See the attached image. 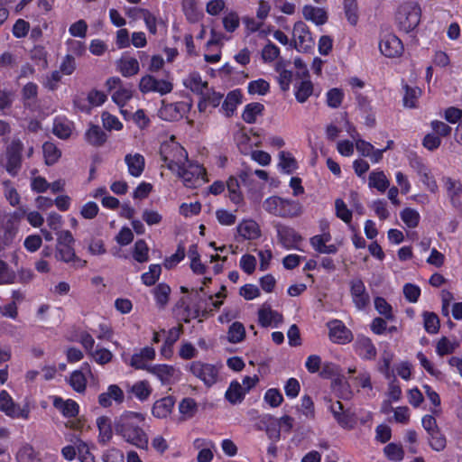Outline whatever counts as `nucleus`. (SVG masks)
Wrapping results in <instances>:
<instances>
[{"label":"nucleus","instance_id":"obj_28","mask_svg":"<svg viewBox=\"0 0 462 462\" xmlns=\"http://www.w3.org/2000/svg\"><path fill=\"white\" fill-rule=\"evenodd\" d=\"M238 234L246 240H254L261 236V230L256 221L243 220L236 227Z\"/></svg>","mask_w":462,"mask_h":462},{"label":"nucleus","instance_id":"obj_51","mask_svg":"<svg viewBox=\"0 0 462 462\" xmlns=\"http://www.w3.org/2000/svg\"><path fill=\"white\" fill-rule=\"evenodd\" d=\"M376 311L384 317L385 319L393 320L394 315L392 305L383 297L377 296L374 300Z\"/></svg>","mask_w":462,"mask_h":462},{"label":"nucleus","instance_id":"obj_53","mask_svg":"<svg viewBox=\"0 0 462 462\" xmlns=\"http://www.w3.org/2000/svg\"><path fill=\"white\" fill-rule=\"evenodd\" d=\"M162 273V267L160 264H151L149 266V271L143 273L141 275L142 282L146 286L154 285L157 281L160 279Z\"/></svg>","mask_w":462,"mask_h":462},{"label":"nucleus","instance_id":"obj_3","mask_svg":"<svg viewBox=\"0 0 462 462\" xmlns=\"http://www.w3.org/2000/svg\"><path fill=\"white\" fill-rule=\"evenodd\" d=\"M421 8L416 2L402 4L395 14V21L400 31L409 33L413 32L420 24Z\"/></svg>","mask_w":462,"mask_h":462},{"label":"nucleus","instance_id":"obj_22","mask_svg":"<svg viewBox=\"0 0 462 462\" xmlns=\"http://www.w3.org/2000/svg\"><path fill=\"white\" fill-rule=\"evenodd\" d=\"M125 400L123 390L117 384H110L106 392L98 395V403L103 408H108L112 405V401L120 404Z\"/></svg>","mask_w":462,"mask_h":462},{"label":"nucleus","instance_id":"obj_1","mask_svg":"<svg viewBox=\"0 0 462 462\" xmlns=\"http://www.w3.org/2000/svg\"><path fill=\"white\" fill-rule=\"evenodd\" d=\"M149 428L145 414L138 411H125L114 422L116 436L143 450L149 448Z\"/></svg>","mask_w":462,"mask_h":462},{"label":"nucleus","instance_id":"obj_10","mask_svg":"<svg viewBox=\"0 0 462 462\" xmlns=\"http://www.w3.org/2000/svg\"><path fill=\"white\" fill-rule=\"evenodd\" d=\"M190 108L191 103L186 101L166 103L162 100V106L158 111V116L164 121H178L187 115Z\"/></svg>","mask_w":462,"mask_h":462},{"label":"nucleus","instance_id":"obj_26","mask_svg":"<svg viewBox=\"0 0 462 462\" xmlns=\"http://www.w3.org/2000/svg\"><path fill=\"white\" fill-rule=\"evenodd\" d=\"M125 162L128 168V172L133 177H140L145 167L144 157L140 153L126 154Z\"/></svg>","mask_w":462,"mask_h":462},{"label":"nucleus","instance_id":"obj_6","mask_svg":"<svg viewBox=\"0 0 462 462\" xmlns=\"http://www.w3.org/2000/svg\"><path fill=\"white\" fill-rule=\"evenodd\" d=\"M315 45V41L309 26L302 21H298L293 25V40L290 42L291 49L298 51H309Z\"/></svg>","mask_w":462,"mask_h":462},{"label":"nucleus","instance_id":"obj_62","mask_svg":"<svg viewBox=\"0 0 462 462\" xmlns=\"http://www.w3.org/2000/svg\"><path fill=\"white\" fill-rule=\"evenodd\" d=\"M280 48L268 40V42L262 50V59L264 62H273L280 56Z\"/></svg>","mask_w":462,"mask_h":462},{"label":"nucleus","instance_id":"obj_11","mask_svg":"<svg viewBox=\"0 0 462 462\" xmlns=\"http://www.w3.org/2000/svg\"><path fill=\"white\" fill-rule=\"evenodd\" d=\"M274 227L279 243L282 247L287 250H300L299 245L302 242L303 238L299 232L293 227L282 223H277Z\"/></svg>","mask_w":462,"mask_h":462},{"label":"nucleus","instance_id":"obj_29","mask_svg":"<svg viewBox=\"0 0 462 462\" xmlns=\"http://www.w3.org/2000/svg\"><path fill=\"white\" fill-rule=\"evenodd\" d=\"M242 98L243 95L240 89H234L227 93L221 106L226 117L234 115L237 106L242 103Z\"/></svg>","mask_w":462,"mask_h":462},{"label":"nucleus","instance_id":"obj_41","mask_svg":"<svg viewBox=\"0 0 462 462\" xmlns=\"http://www.w3.org/2000/svg\"><path fill=\"white\" fill-rule=\"evenodd\" d=\"M245 395L242 385L237 381H232L227 388L225 397L232 404L241 402Z\"/></svg>","mask_w":462,"mask_h":462},{"label":"nucleus","instance_id":"obj_2","mask_svg":"<svg viewBox=\"0 0 462 462\" xmlns=\"http://www.w3.org/2000/svg\"><path fill=\"white\" fill-rule=\"evenodd\" d=\"M263 209L274 217L294 218L302 214V205L294 199L270 196L263 202Z\"/></svg>","mask_w":462,"mask_h":462},{"label":"nucleus","instance_id":"obj_33","mask_svg":"<svg viewBox=\"0 0 462 462\" xmlns=\"http://www.w3.org/2000/svg\"><path fill=\"white\" fill-rule=\"evenodd\" d=\"M86 141L92 146L99 147L106 141V134L99 125H91L85 133Z\"/></svg>","mask_w":462,"mask_h":462},{"label":"nucleus","instance_id":"obj_37","mask_svg":"<svg viewBox=\"0 0 462 462\" xmlns=\"http://www.w3.org/2000/svg\"><path fill=\"white\" fill-rule=\"evenodd\" d=\"M42 152L45 164L48 166L54 165L61 157V151L52 142H45L42 144Z\"/></svg>","mask_w":462,"mask_h":462},{"label":"nucleus","instance_id":"obj_56","mask_svg":"<svg viewBox=\"0 0 462 462\" xmlns=\"http://www.w3.org/2000/svg\"><path fill=\"white\" fill-rule=\"evenodd\" d=\"M424 328L429 334H436L439 330V319L434 312L423 313Z\"/></svg>","mask_w":462,"mask_h":462},{"label":"nucleus","instance_id":"obj_50","mask_svg":"<svg viewBox=\"0 0 462 462\" xmlns=\"http://www.w3.org/2000/svg\"><path fill=\"white\" fill-rule=\"evenodd\" d=\"M429 444L435 451H442L447 446V439L440 429L428 432Z\"/></svg>","mask_w":462,"mask_h":462},{"label":"nucleus","instance_id":"obj_46","mask_svg":"<svg viewBox=\"0 0 462 462\" xmlns=\"http://www.w3.org/2000/svg\"><path fill=\"white\" fill-rule=\"evenodd\" d=\"M400 217L402 222L407 226L409 228H415L419 226L420 221V213L411 208H404L400 212Z\"/></svg>","mask_w":462,"mask_h":462},{"label":"nucleus","instance_id":"obj_44","mask_svg":"<svg viewBox=\"0 0 462 462\" xmlns=\"http://www.w3.org/2000/svg\"><path fill=\"white\" fill-rule=\"evenodd\" d=\"M87 377L81 370H75L69 375V383L71 388L79 393H83L87 389Z\"/></svg>","mask_w":462,"mask_h":462},{"label":"nucleus","instance_id":"obj_63","mask_svg":"<svg viewBox=\"0 0 462 462\" xmlns=\"http://www.w3.org/2000/svg\"><path fill=\"white\" fill-rule=\"evenodd\" d=\"M249 94L266 95L270 90V84L263 79L253 80L248 84Z\"/></svg>","mask_w":462,"mask_h":462},{"label":"nucleus","instance_id":"obj_38","mask_svg":"<svg viewBox=\"0 0 462 462\" xmlns=\"http://www.w3.org/2000/svg\"><path fill=\"white\" fill-rule=\"evenodd\" d=\"M226 187L228 190L230 200L236 205H240L244 200V197L240 189L239 180L236 176H230L226 180Z\"/></svg>","mask_w":462,"mask_h":462},{"label":"nucleus","instance_id":"obj_24","mask_svg":"<svg viewBox=\"0 0 462 462\" xmlns=\"http://www.w3.org/2000/svg\"><path fill=\"white\" fill-rule=\"evenodd\" d=\"M175 405V399L172 396H165L154 402L152 408V414L157 419H165L172 411Z\"/></svg>","mask_w":462,"mask_h":462},{"label":"nucleus","instance_id":"obj_5","mask_svg":"<svg viewBox=\"0 0 462 462\" xmlns=\"http://www.w3.org/2000/svg\"><path fill=\"white\" fill-rule=\"evenodd\" d=\"M75 239L69 230L57 233L55 258L63 263L74 262L77 258L74 249Z\"/></svg>","mask_w":462,"mask_h":462},{"label":"nucleus","instance_id":"obj_40","mask_svg":"<svg viewBox=\"0 0 462 462\" xmlns=\"http://www.w3.org/2000/svg\"><path fill=\"white\" fill-rule=\"evenodd\" d=\"M181 8L189 23H196L199 20L202 12L198 7L197 0H181Z\"/></svg>","mask_w":462,"mask_h":462},{"label":"nucleus","instance_id":"obj_18","mask_svg":"<svg viewBox=\"0 0 462 462\" xmlns=\"http://www.w3.org/2000/svg\"><path fill=\"white\" fill-rule=\"evenodd\" d=\"M442 181L451 205L455 208H462V182L450 177H443Z\"/></svg>","mask_w":462,"mask_h":462},{"label":"nucleus","instance_id":"obj_48","mask_svg":"<svg viewBox=\"0 0 462 462\" xmlns=\"http://www.w3.org/2000/svg\"><path fill=\"white\" fill-rule=\"evenodd\" d=\"M133 258L140 263H146L149 260V247L143 239H138L134 243Z\"/></svg>","mask_w":462,"mask_h":462},{"label":"nucleus","instance_id":"obj_16","mask_svg":"<svg viewBox=\"0 0 462 462\" xmlns=\"http://www.w3.org/2000/svg\"><path fill=\"white\" fill-rule=\"evenodd\" d=\"M381 53L388 58L400 57L403 51L402 42L394 34H385L379 42Z\"/></svg>","mask_w":462,"mask_h":462},{"label":"nucleus","instance_id":"obj_55","mask_svg":"<svg viewBox=\"0 0 462 462\" xmlns=\"http://www.w3.org/2000/svg\"><path fill=\"white\" fill-rule=\"evenodd\" d=\"M336 421L338 425L345 430H352L355 428L356 423V416L349 410L344 411L343 412L335 414Z\"/></svg>","mask_w":462,"mask_h":462},{"label":"nucleus","instance_id":"obj_59","mask_svg":"<svg viewBox=\"0 0 462 462\" xmlns=\"http://www.w3.org/2000/svg\"><path fill=\"white\" fill-rule=\"evenodd\" d=\"M185 258V246L180 243L177 246L176 252L164 259L163 265L170 270L175 267Z\"/></svg>","mask_w":462,"mask_h":462},{"label":"nucleus","instance_id":"obj_32","mask_svg":"<svg viewBox=\"0 0 462 462\" xmlns=\"http://www.w3.org/2000/svg\"><path fill=\"white\" fill-rule=\"evenodd\" d=\"M302 14L306 20L311 21L317 25H322L328 21V14L325 10L310 5H304Z\"/></svg>","mask_w":462,"mask_h":462},{"label":"nucleus","instance_id":"obj_35","mask_svg":"<svg viewBox=\"0 0 462 462\" xmlns=\"http://www.w3.org/2000/svg\"><path fill=\"white\" fill-rule=\"evenodd\" d=\"M264 110V106L259 102L247 104L242 113V119L247 124H254L257 116H261Z\"/></svg>","mask_w":462,"mask_h":462},{"label":"nucleus","instance_id":"obj_39","mask_svg":"<svg viewBox=\"0 0 462 462\" xmlns=\"http://www.w3.org/2000/svg\"><path fill=\"white\" fill-rule=\"evenodd\" d=\"M152 293L156 305L160 309L165 308L169 302L171 287L165 282H161L154 287Z\"/></svg>","mask_w":462,"mask_h":462},{"label":"nucleus","instance_id":"obj_36","mask_svg":"<svg viewBox=\"0 0 462 462\" xmlns=\"http://www.w3.org/2000/svg\"><path fill=\"white\" fill-rule=\"evenodd\" d=\"M118 69L123 77L129 78L136 75L139 70V62L135 58H122L118 62Z\"/></svg>","mask_w":462,"mask_h":462},{"label":"nucleus","instance_id":"obj_52","mask_svg":"<svg viewBox=\"0 0 462 462\" xmlns=\"http://www.w3.org/2000/svg\"><path fill=\"white\" fill-rule=\"evenodd\" d=\"M345 16L347 22L356 26L358 22V7L356 0L343 1Z\"/></svg>","mask_w":462,"mask_h":462},{"label":"nucleus","instance_id":"obj_8","mask_svg":"<svg viewBox=\"0 0 462 462\" xmlns=\"http://www.w3.org/2000/svg\"><path fill=\"white\" fill-rule=\"evenodd\" d=\"M173 89V83L169 79H158L154 76L146 74L139 82V90L143 94L159 93L161 96L171 93Z\"/></svg>","mask_w":462,"mask_h":462},{"label":"nucleus","instance_id":"obj_64","mask_svg":"<svg viewBox=\"0 0 462 462\" xmlns=\"http://www.w3.org/2000/svg\"><path fill=\"white\" fill-rule=\"evenodd\" d=\"M263 399L272 408L279 407L283 402V396L277 388L268 389L264 393Z\"/></svg>","mask_w":462,"mask_h":462},{"label":"nucleus","instance_id":"obj_21","mask_svg":"<svg viewBox=\"0 0 462 462\" xmlns=\"http://www.w3.org/2000/svg\"><path fill=\"white\" fill-rule=\"evenodd\" d=\"M182 329V325H179L178 327H173L168 330L167 337L160 349L161 356L164 359H171L174 353L173 346L175 343L179 340Z\"/></svg>","mask_w":462,"mask_h":462},{"label":"nucleus","instance_id":"obj_30","mask_svg":"<svg viewBox=\"0 0 462 462\" xmlns=\"http://www.w3.org/2000/svg\"><path fill=\"white\" fill-rule=\"evenodd\" d=\"M97 426L98 429V443L101 445L107 444L113 437V428L110 418L100 416L97 419Z\"/></svg>","mask_w":462,"mask_h":462},{"label":"nucleus","instance_id":"obj_34","mask_svg":"<svg viewBox=\"0 0 462 462\" xmlns=\"http://www.w3.org/2000/svg\"><path fill=\"white\" fill-rule=\"evenodd\" d=\"M184 85L195 94L202 95L204 89L208 88V82L203 81L201 75L198 71L191 72L188 79H185Z\"/></svg>","mask_w":462,"mask_h":462},{"label":"nucleus","instance_id":"obj_4","mask_svg":"<svg viewBox=\"0 0 462 462\" xmlns=\"http://www.w3.org/2000/svg\"><path fill=\"white\" fill-rule=\"evenodd\" d=\"M160 155L166 167L172 172L180 171V166L188 162L187 151L173 140L162 143Z\"/></svg>","mask_w":462,"mask_h":462},{"label":"nucleus","instance_id":"obj_57","mask_svg":"<svg viewBox=\"0 0 462 462\" xmlns=\"http://www.w3.org/2000/svg\"><path fill=\"white\" fill-rule=\"evenodd\" d=\"M53 134L62 140L69 138L72 134L71 124L67 121L56 119L53 125Z\"/></svg>","mask_w":462,"mask_h":462},{"label":"nucleus","instance_id":"obj_20","mask_svg":"<svg viewBox=\"0 0 462 462\" xmlns=\"http://www.w3.org/2000/svg\"><path fill=\"white\" fill-rule=\"evenodd\" d=\"M282 320V314L272 310L270 305L263 304L258 310V323L262 328H268L270 326L277 328Z\"/></svg>","mask_w":462,"mask_h":462},{"label":"nucleus","instance_id":"obj_58","mask_svg":"<svg viewBox=\"0 0 462 462\" xmlns=\"http://www.w3.org/2000/svg\"><path fill=\"white\" fill-rule=\"evenodd\" d=\"M279 166L284 171V172L291 174L297 169V162L290 152L282 151L279 154Z\"/></svg>","mask_w":462,"mask_h":462},{"label":"nucleus","instance_id":"obj_23","mask_svg":"<svg viewBox=\"0 0 462 462\" xmlns=\"http://www.w3.org/2000/svg\"><path fill=\"white\" fill-rule=\"evenodd\" d=\"M52 404L65 418H75L79 415V405L72 399L63 400L60 396H54Z\"/></svg>","mask_w":462,"mask_h":462},{"label":"nucleus","instance_id":"obj_27","mask_svg":"<svg viewBox=\"0 0 462 462\" xmlns=\"http://www.w3.org/2000/svg\"><path fill=\"white\" fill-rule=\"evenodd\" d=\"M223 97V94L216 92L215 90L203 93L202 95H200V98L198 103L199 111L201 113H205L208 107H217L220 105Z\"/></svg>","mask_w":462,"mask_h":462},{"label":"nucleus","instance_id":"obj_60","mask_svg":"<svg viewBox=\"0 0 462 462\" xmlns=\"http://www.w3.org/2000/svg\"><path fill=\"white\" fill-rule=\"evenodd\" d=\"M133 92L130 88L120 86L113 94L112 100L119 106L123 107L132 98Z\"/></svg>","mask_w":462,"mask_h":462},{"label":"nucleus","instance_id":"obj_12","mask_svg":"<svg viewBox=\"0 0 462 462\" xmlns=\"http://www.w3.org/2000/svg\"><path fill=\"white\" fill-rule=\"evenodd\" d=\"M329 340L337 345H346L353 341L352 331L340 319H332L327 323Z\"/></svg>","mask_w":462,"mask_h":462},{"label":"nucleus","instance_id":"obj_19","mask_svg":"<svg viewBox=\"0 0 462 462\" xmlns=\"http://www.w3.org/2000/svg\"><path fill=\"white\" fill-rule=\"evenodd\" d=\"M149 374L154 375L162 385H171L176 381V369L171 365L156 364L149 367Z\"/></svg>","mask_w":462,"mask_h":462},{"label":"nucleus","instance_id":"obj_43","mask_svg":"<svg viewBox=\"0 0 462 462\" xmlns=\"http://www.w3.org/2000/svg\"><path fill=\"white\" fill-rule=\"evenodd\" d=\"M404 95H403V106L408 108H415L417 107V103L419 97L422 94V90L418 87H410L409 85H404Z\"/></svg>","mask_w":462,"mask_h":462},{"label":"nucleus","instance_id":"obj_7","mask_svg":"<svg viewBox=\"0 0 462 462\" xmlns=\"http://www.w3.org/2000/svg\"><path fill=\"white\" fill-rule=\"evenodd\" d=\"M189 372L199 378L207 387L214 385L218 379V368L212 364L193 361L189 365Z\"/></svg>","mask_w":462,"mask_h":462},{"label":"nucleus","instance_id":"obj_25","mask_svg":"<svg viewBox=\"0 0 462 462\" xmlns=\"http://www.w3.org/2000/svg\"><path fill=\"white\" fill-rule=\"evenodd\" d=\"M127 393L141 402H143L150 398L152 388L147 380H140L130 386Z\"/></svg>","mask_w":462,"mask_h":462},{"label":"nucleus","instance_id":"obj_61","mask_svg":"<svg viewBox=\"0 0 462 462\" xmlns=\"http://www.w3.org/2000/svg\"><path fill=\"white\" fill-rule=\"evenodd\" d=\"M31 59L42 69L48 67L47 51L43 46H34L31 51Z\"/></svg>","mask_w":462,"mask_h":462},{"label":"nucleus","instance_id":"obj_54","mask_svg":"<svg viewBox=\"0 0 462 462\" xmlns=\"http://www.w3.org/2000/svg\"><path fill=\"white\" fill-rule=\"evenodd\" d=\"M327 105L330 108H338L345 97L344 91L338 88H333L326 93Z\"/></svg>","mask_w":462,"mask_h":462},{"label":"nucleus","instance_id":"obj_47","mask_svg":"<svg viewBox=\"0 0 462 462\" xmlns=\"http://www.w3.org/2000/svg\"><path fill=\"white\" fill-rule=\"evenodd\" d=\"M383 453L390 461L393 462L402 461L405 455L402 445L393 442L388 443L383 448Z\"/></svg>","mask_w":462,"mask_h":462},{"label":"nucleus","instance_id":"obj_31","mask_svg":"<svg viewBox=\"0 0 462 462\" xmlns=\"http://www.w3.org/2000/svg\"><path fill=\"white\" fill-rule=\"evenodd\" d=\"M356 353L365 360H373L376 357V348L369 337H364L356 341Z\"/></svg>","mask_w":462,"mask_h":462},{"label":"nucleus","instance_id":"obj_15","mask_svg":"<svg viewBox=\"0 0 462 462\" xmlns=\"http://www.w3.org/2000/svg\"><path fill=\"white\" fill-rule=\"evenodd\" d=\"M349 286L354 305L360 310H365L370 303V296L364 282L360 278L353 279Z\"/></svg>","mask_w":462,"mask_h":462},{"label":"nucleus","instance_id":"obj_45","mask_svg":"<svg viewBox=\"0 0 462 462\" xmlns=\"http://www.w3.org/2000/svg\"><path fill=\"white\" fill-rule=\"evenodd\" d=\"M389 180L383 171H372L369 175V187L374 188L380 192H384L389 188Z\"/></svg>","mask_w":462,"mask_h":462},{"label":"nucleus","instance_id":"obj_42","mask_svg":"<svg viewBox=\"0 0 462 462\" xmlns=\"http://www.w3.org/2000/svg\"><path fill=\"white\" fill-rule=\"evenodd\" d=\"M313 93V84L310 79H303L295 85V98L299 103H305Z\"/></svg>","mask_w":462,"mask_h":462},{"label":"nucleus","instance_id":"obj_14","mask_svg":"<svg viewBox=\"0 0 462 462\" xmlns=\"http://www.w3.org/2000/svg\"><path fill=\"white\" fill-rule=\"evenodd\" d=\"M23 143L17 139L13 140L6 151V171L13 177L16 176L22 166Z\"/></svg>","mask_w":462,"mask_h":462},{"label":"nucleus","instance_id":"obj_9","mask_svg":"<svg viewBox=\"0 0 462 462\" xmlns=\"http://www.w3.org/2000/svg\"><path fill=\"white\" fill-rule=\"evenodd\" d=\"M0 411L12 419L28 420L30 417L29 405L20 408L6 390L0 392Z\"/></svg>","mask_w":462,"mask_h":462},{"label":"nucleus","instance_id":"obj_13","mask_svg":"<svg viewBox=\"0 0 462 462\" xmlns=\"http://www.w3.org/2000/svg\"><path fill=\"white\" fill-rule=\"evenodd\" d=\"M175 173L182 180L184 185L188 188H196L200 180L206 174V170L202 165L186 162L180 166V171Z\"/></svg>","mask_w":462,"mask_h":462},{"label":"nucleus","instance_id":"obj_49","mask_svg":"<svg viewBox=\"0 0 462 462\" xmlns=\"http://www.w3.org/2000/svg\"><path fill=\"white\" fill-rule=\"evenodd\" d=\"M245 337V329L244 325L239 321L231 324L227 332L228 341L236 344L243 341Z\"/></svg>","mask_w":462,"mask_h":462},{"label":"nucleus","instance_id":"obj_17","mask_svg":"<svg viewBox=\"0 0 462 462\" xmlns=\"http://www.w3.org/2000/svg\"><path fill=\"white\" fill-rule=\"evenodd\" d=\"M155 356V349L147 346L141 348L139 352L133 354L129 362L126 360L125 362L135 370H144L148 373L149 367L152 366V365H148V362L153 361Z\"/></svg>","mask_w":462,"mask_h":462}]
</instances>
